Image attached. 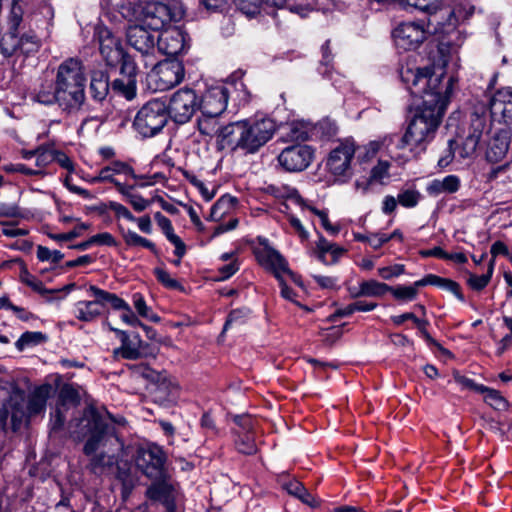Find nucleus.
<instances>
[{"mask_svg": "<svg viewBox=\"0 0 512 512\" xmlns=\"http://www.w3.org/2000/svg\"><path fill=\"white\" fill-rule=\"evenodd\" d=\"M401 79L414 98L415 112L402 136L398 148L410 146L411 151L430 142L441 123L452 91L453 78L443 84V76L429 67L402 69Z\"/></svg>", "mask_w": 512, "mask_h": 512, "instance_id": "f257e3e1", "label": "nucleus"}, {"mask_svg": "<svg viewBox=\"0 0 512 512\" xmlns=\"http://www.w3.org/2000/svg\"><path fill=\"white\" fill-rule=\"evenodd\" d=\"M73 433L85 439L83 453L89 457L86 469L95 476H112L119 460L117 453L124 447L114 424L94 406H88L75 419Z\"/></svg>", "mask_w": 512, "mask_h": 512, "instance_id": "f03ea898", "label": "nucleus"}, {"mask_svg": "<svg viewBox=\"0 0 512 512\" xmlns=\"http://www.w3.org/2000/svg\"><path fill=\"white\" fill-rule=\"evenodd\" d=\"M274 132L275 123L267 118L232 122L221 128L218 145L220 149L255 153L272 138Z\"/></svg>", "mask_w": 512, "mask_h": 512, "instance_id": "7ed1b4c3", "label": "nucleus"}, {"mask_svg": "<svg viewBox=\"0 0 512 512\" xmlns=\"http://www.w3.org/2000/svg\"><path fill=\"white\" fill-rule=\"evenodd\" d=\"M55 85L58 106L62 111L71 113L79 111L85 102L86 76L82 61L68 58L57 70Z\"/></svg>", "mask_w": 512, "mask_h": 512, "instance_id": "20e7f679", "label": "nucleus"}, {"mask_svg": "<svg viewBox=\"0 0 512 512\" xmlns=\"http://www.w3.org/2000/svg\"><path fill=\"white\" fill-rule=\"evenodd\" d=\"M24 391L15 383L0 379V424L5 430L8 420L13 431L20 428L25 418Z\"/></svg>", "mask_w": 512, "mask_h": 512, "instance_id": "39448f33", "label": "nucleus"}, {"mask_svg": "<svg viewBox=\"0 0 512 512\" xmlns=\"http://www.w3.org/2000/svg\"><path fill=\"white\" fill-rule=\"evenodd\" d=\"M165 100L156 98L145 103L137 112L133 126L143 137L158 134L167 124L169 116Z\"/></svg>", "mask_w": 512, "mask_h": 512, "instance_id": "423d86ee", "label": "nucleus"}, {"mask_svg": "<svg viewBox=\"0 0 512 512\" xmlns=\"http://www.w3.org/2000/svg\"><path fill=\"white\" fill-rule=\"evenodd\" d=\"M185 75L182 61L167 58L156 63L148 73L149 86L155 91H166L180 84Z\"/></svg>", "mask_w": 512, "mask_h": 512, "instance_id": "0eeeda50", "label": "nucleus"}, {"mask_svg": "<svg viewBox=\"0 0 512 512\" xmlns=\"http://www.w3.org/2000/svg\"><path fill=\"white\" fill-rule=\"evenodd\" d=\"M181 1H174L173 6L162 2H148L142 8L143 21L154 32L161 30L171 21H179L185 15Z\"/></svg>", "mask_w": 512, "mask_h": 512, "instance_id": "6e6552de", "label": "nucleus"}, {"mask_svg": "<svg viewBox=\"0 0 512 512\" xmlns=\"http://www.w3.org/2000/svg\"><path fill=\"white\" fill-rule=\"evenodd\" d=\"M166 460L167 456L163 449L153 443L140 446L134 454L137 469L150 480L159 479L168 474Z\"/></svg>", "mask_w": 512, "mask_h": 512, "instance_id": "1a4fd4ad", "label": "nucleus"}, {"mask_svg": "<svg viewBox=\"0 0 512 512\" xmlns=\"http://www.w3.org/2000/svg\"><path fill=\"white\" fill-rule=\"evenodd\" d=\"M111 88L109 74L105 70H93L90 75L89 92L92 99L96 102L104 104V109L101 113L83 121L82 126L90 120L99 122L100 124L108 121L113 113V106L107 100Z\"/></svg>", "mask_w": 512, "mask_h": 512, "instance_id": "9d476101", "label": "nucleus"}, {"mask_svg": "<svg viewBox=\"0 0 512 512\" xmlns=\"http://www.w3.org/2000/svg\"><path fill=\"white\" fill-rule=\"evenodd\" d=\"M198 97L193 89L181 88L174 92L167 104V112L177 124L187 123L198 109Z\"/></svg>", "mask_w": 512, "mask_h": 512, "instance_id": "9b49d317", "label": "nucleus"}, {"mask_svg": "<svg viewBox=\"0 0 512 512\" xmlns=\"http://www.w3.org/2000/svg\"><path fill=\"white\" fill-rule=\"evenodd\" d=\"M95 38L99 44V52L107 66H120L125 60H134L131 55L124 51L121 40L113 35L106 27H97Z\"/></svg>", "mask_w": 512, "mask_h": 512, "instance_id": "f8f14e48", "label": "nucleus"}, {"mask_svg": "<svg viewBox=\"0 0 512 512\" xmlns=\"http://www.w3.org/2000/svg\"><path fill=\"white\" fill-rule=\"evenodd\" d=\"M152 483L146 489L145 496L152 503L162 504L166 512H175L177 490L170 476L164 475L159 479H151Z\"/></svg>", "mask_w": 512, "mask_h": 512, "instance_id": "ddd939ff", "label": "nucleus"}, {"mask_svg": "<svg viewBox=\"0 0 512 512\" xmlns=\"http://www.w3.org/2000/svg\"><path fill=\"white\" fill-rule=\"evenodd\" d=\"M110 330L114 331L121 340V346L113 351L114 359L122 357L127 360H137L141 357L156 356L157 351L150 348L148 344H144L138 334L135 335L136 343L129 338L125 331L113 327H110Z\"/></svg>", "mask_w": 512, "mask_h": 512, "instance_id": "4468645a", "label": "nucleus"}, {"mask_svg": "<svg viewBox=\"0 0 512 512\" xmlns=\"http://www.w3.org/2000/svg\"><path fill=\"white\" fill-rule=\"evenodd\" d=\"M313 159V150L307 145L286 147L278 156L280 165L289 172L305 170Z\"/></svg>", "mask_w": 512, "mask_h": 512, "instance_id": "2eb2a0df", "label": "nucleus"}, {"mask_svg": "<svg viewBox=\"0 0 512 512\" xmlns=\"http://www.w3.org/2000/svg\"><path fill=\"white\" fill-rule=\"evenodd\" d=\"M138 67L135 60H125L120 66V78L112 81L111 89L113 92L123 96L127 100H132L137 94Z\"/></svg>", "mask_w": 512, "mask_h": 512, "instance_id": "dca6fc26", "label": "nucleus"}, {"mask_svg": "<svg viewBox=\"0 0 512 512\" xmlns=\"http://www.w3.org/2000/svg\"><path fill=\"white\" fill-rule=\"evenodd\" d=\"M427 28L415 22L400 24L394 31L393 37L397 47L404 50H413L419 47L426 39Z\"/></svg>", "mask_w": 512, "mask_h": 512, "instance_id": "f3484780", "label": "nucleus"}, {"mask_svg": "<svg viewBox=\"0 0 512 512\" xmlns=\"http://www.w3.org/2000/svg\"><path fill=\"white\" fill-rule=\"evenodd\" d=\"M355 154V146L352 142H344L330 152L327 166L330 172L336 176L351 175L350 164Z\"/></svg>", "mask_w": 512, "mask_h": 512, "instance_id": "a211bd4d", "label": "nucleus"}, {"mask_svg": "<svg viewBox=\"0 0 512 512\" xmlns=\"http://www.w3.org/2000/svg\"><path fill=\"white\" fill-rule=\"evenodd\" d=\"M126 38L128 44L143 56H153L156 51L157 37L142 25H133L127 29Z\"/></svg>", "mask_w": 512, "mask_h": 512, "instance_id": "6ab92c4d", "label": "nucleus"}, {"mask_svg": "<svg viewBox=\"0 0 512 512\" xmlns=\"http://www.w3.org/2000/svg\"><path fill=\"white\" fill-rule=\"evenodd\" d=\"M156 49L169 58H175L186 49V34L177 27L166 29L157 36Z\"/></svg>", "mask_w": 512, "mask_h": 512, "instance_id": "aec40b11", "label": "nucleus"}, {"mask_svg": "<svg viewBox=\"0 0 512 512\" xmlns=\"http://www.w3.org/2000/svg\"><path fill=\"white\" fill-rule=\"evenodd\" d=\"M149 384L150 393L156 403L168 405L175 402L178 396V385L166 371H159L158 378Z\"/></svg>", "mask_w": 512, "mask_h": 512, "instance_id": "412c9836", "label": "nucleus"}, {"mask_svg": "<svg viewBox=\"0 0 512 512\" xmlns=\"http://www.w3.org/2000/svg\"><path fill=\"white\" fill-rule=\"evenodd\" d=\"M228 90L225 87H215L207 91L199 102L201 114L209 117L220 116L227 107Z\"/></svg>", "mask_w": 512, "mask_h": 512, "instance_id": "4be33fe9", "label": "nucleus"}, {"mask_svg": "<svg viewBox=\"0 0 512 512\" xmlns=\"http://www.w3.org/2000/svg\"><path fill=\"white\" fill-rule=\"evenodd\" d=\"M511 142L509 131L501 129L496 131L488 140L485 158L488 162L499 163L507 156Z\"/></svg>", "mask_w": 512, "mask_h": 512, "instance_id": "5701e85b", "label": "nucleus"}, {"mask_svg": "<svg viewBox=\"0 0 512 512\" xmlns=\"http://www.w3.org/2000/svg\"><path fill=\"white\" fill-rule=\"evenodd\" d=\"M111 477H114L121 484L123 498H128L136 486L137 476L132 465L127 460H118Z\"/></svg>", "mask_w": 512, "mask_h": 512, "instance_id": "b1692460", "label": "nucleus"}, {"mask_svg": "<svg viewBox=\"0 0 512 512\" xmlns=\"http://www.w3.org/2000/svg\"><path fill=\"white\" fill-rule=\"evenodd\" d=\"M445 19L448 20V30H455L457 28V20L455 18V13L452 12V8H444L437 5L436 9L431 11L426 17L428 34H438L439 27H441V24Z\"/></svg>", "mask_w": 512, "mask_h": 512, "instance_id": "393cba45", "label": "nucleus"}, {"mask_svg": "<svg viewBox=\"0 0 512 512\" xmlns=\"http://www.w3.org/2000/svg\"><path fill=\"white\" fill-rule=\"evenodd\" d=\"M491 116H501L505 123L512 121V92L498 91L490 101Z\"/></svg>", "mask_w": 512, "mask_h": 512, "instance_id": "a878e982", "label": "nucleus"}, {"mask_svg": "<svg viewBox=\"0 0 512 512\" xmlns=\"http://www.w3.org/2000/svg\"><path fill=\"white\" fill-rule=\"evenodd\" d=\"M115 174H124L132 177L133 179H139L140 177L135 174L134 169L122 161H113L108 166L103 167L98 176L92 178L93 183L98 182H110L115 183L117 180L114 178Z\"/></svg>", "mask_w": 512, "mask_h": 512, "instance_id": "bb28decb", "label": "nucleus"}, {"mask_svg": "<svg viewBox=\"0 0 512 512\" xmlns=\"http://www.w3.org/2000/svg\"><path fill=\"white\" fill-rule=\"evenodd\" d=\"M258 260L262 265L273 271L278 281L283 279L280 273H285L289 269L285 258L277 250L271 247L264 248L258 255Z\"/></svg>", "mask_w": 512, "mask_h": 512, "instance_id": "cd10ccee", "label": "nucleus"}, {"mask_svg": "<svg viewBox=\"0 0 512 512\" xmlns=\"http://www.w3.org/2000/svg\"><path fill=\"white\" fill-rule=\"evenodd\" d=\"M51 389L52 388L50 385H42L34 391V393L29 398L27 404L26 401L24 400V409L26 413L23 422L28 417L37 415L45 409L46 401L49 397Z\"/></svg>", "mask_w": 512, "mask_h": 512, "instance_id": "c85d7f7f", "label": "nucleus"}, {"mask_svg": "<svg viewBox=\"0 0 512 512\" xmlns=\"http://www.w3.org/2000/svg\"><path fill=\"white\" fill-rule=\"evenodd\" d=\"M154 218L158 224V226L162 229L167 239L174 244L175 246V254L182 258L186 252V245L185 243L180 239L179 236H177L174 233L171 221L165 217L160 212H156L154 214Z\"/></svg>", "mask_w": 512, "mask_h": 512, "instance_id": "c756f323", "label": "nucleus"}, {"mask_svg": "<svg viewBox=\"0 0 512 512\" xmlns=\"http://www.w3.org/2000/svg\"><path fill=\"white\" fill-rule=\"evenodd\" d=\"M460 187V179L455 175H448L444 179H434L428 186L427 192L437 196L442 193H455Z\"/></svg>", "mask_w": 512, "mask_h": 512, "instance_id": "7c9ffc66", "label": "nucleus"}, {"mask_svg": "<svg viewBox=\"0 0 512 512\" xmlns=\"http://www.w3.org/2000/svg\"><path fill=\"white\" fill-rule=\"evenodd\" d=\"M470 121L469 133L480 139L484 133L488 134L491 131V120L484 108L481 113L473 112Z\"/></svg>", "mask_w": 512, "mask_h": 512, "instance_id": "2f4dec72", "label": "nucleus"}, {"mask_svg": "<svg viewBox=\"0 0 512 512\" xmlns=\"http://www.w3.org/2000/svg\"><path fill=\"white\" fill-rule=\"evenodd\" d=\"M390 286L378 282L376 280H367L360 283L357 293H352V298H358L362 296L367 297H382L389 292Z\"/></svg>", "mask_w": 512, "mask_h": 512, "instance_id": "473e14b6", "label": "nucleus"}, {"mask_svg": "<svg viewBox=\"0 0 512 512\" xmlns=\"http://www.w3.org/2000/svg\"><path fill=\"white\" fill-rule=\"evenodd\" d=\"M80 400L78 390L72 384H64L59 390L56 406L68 410L78 406Z\"/></svg>", "mask_w": 512, "mask_h": 512, "instance_id": "72a5a7b5", "label": "nucleus"}, {"mask_svg": "<svg viewBox=\"0 0 512 512\" xmlns=\"http://www.w3.org/2000/svg\"><path fill=\"white\" fill-rule=\"evenodd\" d=\"M102 301L95 298L94 301H81L77 304V318L81 321H92L101 314Z\"/></svg>", "mask_w": 512, "mask_h": 512, "instance_id": "f704fd0d", "label": "nucleus"}, {"mask_svg": "<svg viewBox=\"0 0 512 512\" xmlns=\"http://www.w3.org/2000/svg\"><path fill=\"white\" fill-rule=\"evenodd\" d=\"M89 290L93 293L95 298H97L99 301H102L103 306L105 304H110L116 310L128 309L129 305L116 294L104 291L94 285H91Z\"/></svg>", "mask_w": 512, "mask_h": 512, "instance_id": "c9c22d12", "label": "nucleus"}, {"mask_svg": "<svg viewBox=\"0 0 512 512\" xmlns=\"http://www.w3.org/2000/svg\"><path fill=\"white\" fill-rule=\"evenodd\" d=\"M284 488L290 495L297 497L303 503L311 507H316L318 505L317 501L301 482L297 480L289 481L284 484Z\"/></svg>", "mask_w": 512, "mask_h": 512, "instance_id": "e433bc0d", "label": "nucleus"}, {"mask_svg": "<svg viewBox=\"0 0 512 512\" xmlns=\"http://www.w3.org/2000/svg\"><path fill=\"white\" fill-rule=\"evenodd\" d=\"M234 434L236 436L235 446L238 452L244 455H253L257 453V446L252 432H234Z\"/></svg>", "mask_w": 512, "mask_h": 512, "instance_id": "4c0bfd02", "label": "nucleus"}, {"mask_svg": "<svg viewBox=\"0 0 512 512\" xmlns=\"http://www.w3.org/2000/svg\"><path fill=\"white\" fill-rule=\"evenodd\" d=\"M18 49H21L18 33L8 31L1 37L0 51L4 57H11Z\"/></svg>", "mask_w": 512, "mask_h": 512, "instance_id": "58836bf2", "label": "nucleus"}, {"mask_svg": "<svg viewBox=\"0 0 512 512\" xmlns=\"http://www.w3.org/2000/svg\"><path fill=\"white\" fill-rule=\"evenodd\" d=\"M403 7L409 12L419 11L426 15L441 4V0H401Z\"/></svg>", "mask_w": 512, "mask_h": 512, "instance_id": "ea45409f", "label": "nucleus"}, {"mask_svg": "<svg viewBox=\"0 0 512 512\" xmlns=\"http://www.w3.org/2000/svg\"><path fill=\"white\" fill-rule=\"evenodd\" d=\"M20 265H21V272H20V280L25 283L26 285H28L29 287H31L34 291L42 294V295H45V294H49V293H52L53 290H48L46 289L42 282L37 280L33 275H31L26 267V265L20 261Z\"/></svg>", "mask_w": 512, "mask_h": 512, "instance_id": "a19ab883", "label": "nucleus"}, {"mask_svg": "<svg viewBox=\"0 0 512 512\" xmlns=\"http://www.w3.org/2000/svg\"><path fill=\"white\" fill-rule=\"evenodd\" d=\"M480 393L485 394V402L494 409L505 410L508 408V401L500 394L499 391L486 387V390Z\"/></svg>", "mask_w": 512, "mask_h": 512, "instance_id": "79ce46f5", "label": "nucleus"}, {"mask_svg": "<svg viewBox=\"0 0 512 512\" xmlns=\"http://www.w3.org/2000/svg\"><path fill=\"white\" fill-rule=\"evenodd\" d=\"M34 100L44 105L58 104V96L56 86L53 88L51 84L42 85L35 94Z\"/></svg>", "mask_w": 512, "mask_h": 512, "instance_id": "37998d69", "label": "nucleus"}, {"mask_svg": "<svg viewBox=\"0 0 512 512\" xmlns=\"http://www.w3.org/2000/svg\"><path fill=\"white\" fill-rule=\"evenodd\" d=\"M217 117H209L201 114L197 120V127L202 135L212 136L220 133L221 129L217 128Z\"/></svg>", "mask_w": 512, "mask_h": 512, "instance_id": "c03bdc74", "label": "nucleus"}, {"mask_svg": "<svg viewBox=\"0 0 512 512\" xmlns=\"http://www.w3.org/2000/svg\"><path fill=\"white\" fill-rule=\"evenodd\" d=\"M23 8L18 4L17 0H13L12 7L8 16V31L19 32L20 25L23 21Z\"/></svg>", "mask_w": 512, "mask_h": 512, "instance_id": "a18cd8bd", "label": "nucleus"}, {"mask_svg": "<svg viewBox=\"0 0 512 512\" xmlns=\"http://www.w3.org/2000/svg\"><path fill=\"white\" fill-rule=\"evenodd\" d=\"M125 243L128 246H142L149 250H151L154 254H158V251L155 247V244L149 241L148 239L138 235L137 233L133 231H127L123 234Z\"/></svg>", "mask_w": 512, "mask_h": 512, "instance_id": "49530a36", "label": "nucleus"}, {"mask_svg": "<svg viewBox=\"0 0 512 512\" xmlns=\"http://www.w3.org/2000/svg\"><path fill=\"white\" fill-rule=\"evenodd\" d=\"M389 292L399 301H412L418 296V291L415 287L398 285L396 287L390 286Z\"/></svg>", "mask_w": 512, "mask_h": 512, "instance_id": "de8ad7c7", "label": "nucleus"}, {"mask_svg": "<svg viewBox=\"0 0 512 512\" xmlns=\"http://www.w3.org/2000/svg\"><path fill=\"white\" fill-rule=\"evenodd\" d=\"M156 279L166 288L183 291V286L176 280L171 278L170 274L163 268L156 267L154 269Z\"/></svg>", "mask_w": 512, "mask_h": 512, "instance_id": "09e8293b", "label": "nucleus"}, {"mask_svg": "<svg viewBox=\"0 0 512 512\" xmlns=\"http://www.w3.org/2000/svg\"><path fill=\"white\" fill-rule=\"evenodd\" d=\"M235 198L225 195L216 201V203L211 208L210 218L213 220L221 217L223 213H225V209H229L235 203Z\"/></svg>", "mask_w": 512, "mask_h": 512, "instance_id": "8fccbe9b", "label": "nucleus"}, {"mask_svg": "<svg viewBox=\"0 0 512 512\" xmlns=\"http://www.w3.org/2000/svg\"><path fill=\"white\" fill-rule=\"evenodd\" d=\"M47 337L41 332H25L16 342V347L23 350L30 344H39L46 341Z\"/></svg>", "mask_w": 512, "mask_h": 512, "instance_id": "3c124183", "label": "nucleus"}, {"mask_svg": "<svg viewBox=\"0 0 512 512\" xmlns=\"http://www.w3.org/2000/svg\"><path fill=\"white\" fill-rule=\"evenodd\" d=\"M493 263H494V260H491L490 264H489L488 272L486 274H483L480 276L470 275L468 284L471 286L472 289L479 291L487 286V284L489 283L491 276H492Z\"/></svg>", "mask_w": 512, "mask_h": 512, "instance_id": "603ef678", "label": "nucleus"}, {"mask_svg": "<svg viewBox=\"0 0 512 512\" xmlns=\"http://www.w3.org/2000/svg\"><path fill=\"white\" fill-rule=\"evenodd\" d=\"M475 11V7L467 2H461L452 8V12L455 13V18L457 20V26L460 22H464L468 20Z\"/></svg>", "mask_w": 512, "mask_h": 512, "instance_id": "864d4df0", "label": "nucleus"}, {"mask_svg": "<svg viewBox=\"0 0 512 512\" xmlns=\"http://www.w3.org/2000/svg\"><path fill=\"white\" fill-rule=\"evenodd\" d=\"M420 197L421 195L418 191L408 189L400 192L398 194L397 200L400 205L407 208H412L418 204Z\"/></svg>", "mask_w": 512, "mask_h": 512, "instance_id": "5fc2aeb1", "label": "nucleus"}, {"mask_svg": "<svg viewBox=\"0 0 512 512\" xmlns=\"http://www.w3.org/2000/svg\"><path fill=\"white\" fill-rule=\"evenodd\" d=\"M89 225L86 223L80 224L78 227H75L73 230L68 231L67 233H47L48 237L52 240L63 242V241H71L81 235V231L88 229Z\"/></svg>", "mask_w": 512, "mask_h": 512, "instance_id": "6e6d98bb", "label": "nucleus"}, {"mask_svg": "<svg viewBox=\"0 0 512 512\" xmlns=\"http://www.w3.org/2000/svg\"><path fill=\"white\" fill-rule=\"evenodd\" d=\"M354 239L360 242H368L374 249H379L383 244L389 241L385 234H372L367 236L361 233H355Z\"/></svg>", "mask_w": 512, "mask_h": 512, "instance_id": "4d7b16f0", "label": "nucleus"}, {"mask_svg": "<svg viewBox=\"0 0 512 512\" xmlns=\"http://www.w3.org/2000/svg\"><path fill=\"white\" fill-rule=\"evenodd\" d=\"M480 140V138L469 133L463 142L460 152L461 157L466 158L471 156L476 151Z\"/></svg>", "mask_w": 512, "mask_h": 512, "instance_id": "13d9d810", "label": "nucleus"}, {"mask_svg": "<svg viewBox=\"0 0 512 512\" xmlns=\"http://www.w3.org/2000/svg\"><path fill=\"white\" fill-rule=\"evenodd\" d=\"M249 311L247 309H235V310H232L229 315H228V318L224 324V327H223V333L225 331H227L228 327L230 325H232L233 323H237V324H244L245 322V319L248 315Z\"/></svg>", "mask_w": 512, "mask_h": 512, "instance_id": "bf43d9fd", "label": "nucleus"}, {"mask_svg": "<svg viewBox=\"0 0 512 512\" xmlns=\"http://www.w3.org/2000/svg\"><path fill=\"white\" fill-rule=\"evenodd\" d=\"M453 378L458 384L462 385L464 388L474 390L476 392H483L486 390V386L476 384L473 380L461 375L458 371L453 372Z\"/></svg>", "mask_w": 512, "mask_h": 512, "instance_id": "052dcab7", "label": "nucleus"}, {"mask_svg": "<svg viewBox=\"0 0 512 512\" xmlns=\"http://www.w3.org/2000/svg\"><path fill=\"white\" fill-rule=\"evenodd\" d=\"M287 136L291 141H305L308 139V131L303 124L293 123Z\"/></svg>", "mask_w": 512, "mask_h": 512, "instance_id": "680f3d73", "label": "nucleus"}, {"mask_svg": "<svg viewBox=\"0 0 512 512\" xmlns=\"http://www.w3.org/2000/svg\"><path fill=\"white\" fill-rule=\"evenodd\" d=\"M131 368L134 374L146 379L149 383L158 378L159 371H155L145 364L134 365Z\"/></svg>", "mask_w": 512, "mask_h": 512, "instance_id": "e2e57ef3", "label": "nucleus"}, {"mask_svg": "<svg viewBox=\"0 0 512 512\" xmlns=\"http://www.w3.org/2000/svg\"><path fill=\"white\" fill-rule=\"evenodd\" d=\"M405 267L402 264H395L392 266L382 267L378 269V274L385 280H389L393 277H397L403 274Z\"/></svg>", "mask_w": 512, "mask_h": 512, "instance_id": "0e129e2a", "label": "nucleus"}, {"mask_svg": "<svg viewBox=\"0 0 512 512\" xmlns=\"http://www.w3.org/2000/svg\"><path fill=\"white\" fill-rule=\"evenodd\" d=\"M53 161L57 162L62 168L69 172L74 171V164L72 160L62 151L53 150Z\"/></svg>", "mask_w": 512, "mask_h": 512, "instance_id": "69168bd1", "label": "nucleus"}, {"mask_svg": "<svg viewBox=\"0 0 512 512\" xmlns=\"http://www.w3.org/2000/svg\"><path fill=\"white\" fill-rule=\"evenodd\" d=\"M65 411L66 410L62 409L61 407L56 406V409L51 417L52 431L60 430L63 427L66 420Z\"/></svg>", "mask_w": 512, "mask_h": 512, "instance_id": "338daca9", "label": "nucleus"}, {"mask_svg": "<svg viewBox=\"0 0 512 512\" xmlns=\"http://www.w3.org/2000/svg\"><path fill=\"white\" fill-rule=\"evenodd\" d=\"M234 422L239 426V430L235 432H251L253 428V420L249 415H235Z\"/></svg>", "mask_w": 512, "mask_h": 512, "instance_id": "774afa93", "label": "nucleus"}]
</instances>
